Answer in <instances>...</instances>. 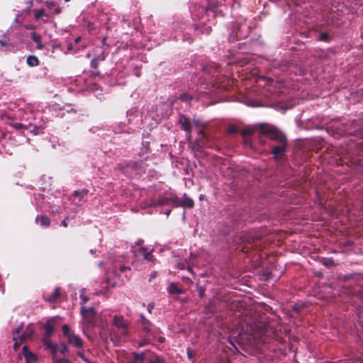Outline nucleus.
I'll return each instance as SVG.
<instances>
[{"instance_id":"nucleus-44","label":"nucleus","mask_w":363,"mask_h":363,"mask_svg":"<svg viewBox=\"0 0 363 363\" xmlns=\"http://www.w3.org/2000/svg\"><path fill=\"white\" fill-rule=\"evenodd\" d=\"M45 5L46 6L50 9H53L54 8L56 7V3L54 2V1H47L45 2Z\"/></svg>"},{"instance_id":"nucleus-12","label":"nucleus","mask_w":363,"mask_h":363,"mask_svg":"<svg viewBox=\"0 0 363 363\" xmlns=\"http://www.w3.org/2000/svg\"><path fill=\"white\" fill-rule=\"evenodd\" d=\"M179 123L181 125V128L188 133H190L191 130V125L189 119L186 117L184 115L180 116Z\"/></svg>"},{"instance_id":"nucleus-4","label":"nucleus","mask_w":363,"mask_h":363,"mask_svg":"<svg viewBox=\"0 0 363 363\" xmlns=\"http://www.w3.org/2000/svg\"><path fill=\"white\" fill-rule=\"evenodd\" d=\"M241 240V252L248 253L251 249H257V242L260 240V237L257 235H245L240 238Z\"/></svg>"},{"instance_id":"nucleus-40","label":"nucleus","mask_w":363,"mask_h":363,"mask_svg":"<svg viewBox=\"0 0 363 363\" xmlns=\"http://www.w3.org/2000/svg\"><path fill=\"white\" fill-rule=\"evenodd\" d=\"M90 66L91 68L96 69L99 66V59L93 58L91 61Z\"/></svg>"},{"instance_id":"nucleus-50","label":"nucleus","mask_w":363,"mask_h":363,"mask_svg":"<svg viewBox=\"0 0 363 363\" xmlns=\"http://www.w3.org/2000/svg\"><path fill=\"white\" fill-rule=\"evenodd\" d=\"M77 355L81 357L84 361L88 362V363H90L89 361L85 357V356L84 355L83 353L79 352H77Z\"/></svg>"},{"instance_id":"nucleus-27","label":"nucleus","mask_w":363,"mask_h":363,"mask_svg":"<svg viewBox=\"0 0 363 363\" xmlns=\"http://www.w3.org/2000/svg\"><path fill=\"white\" fill-rule=\"evenodd\" d=\"M33 13H34L35 20H39L44 16L48 17V15L45 14V10L44 9H41L39 10L35 9V10H33Z\"/></svg>"},{"instance_id":"nucleus-6","label":"nucleus","mask_w":363,"mask_h":363,"mask_svg":"<svg viewBox=\"0 0 363 363\" xmlns=\"http://www.w3.org/2000/svg\"><path fill=\"white\" fill-rule=\"evenodd\" d=\"M288 146V143L271 145V153L273 155L274 159L279 160L282 158L287 150Z\"/></svg>"},{"instance_id":"nucleus-55","label":"nucleus","mask_w":363,"mask_h":363,"mask_svg":"<svg viewBox=\"0 0 363 363\" xmlns=\"http://www.w3.org/2000/svg\"><path fill=\"white\" fill-rule=\"evenodd\" d=\"M82 299L83 301V303H86L89 301V298L86 297V296L82 297Z\"/></svg>"},{"instance_id":"nucleus-9","label":"nucleus","mask_w":363,"mask_h":363,"mask_svg":"<svg viewBox=\"0 0 363 363\" xmlns=\"http://www.w3.org/2000/svg\"><path fill=\"white\" fill-rule=\"evenodd\" d=\"M43 345L47 350H49L51 355L55 356V352H57L58 346L56 343H52L51 340V336H43Z\"/></svg>"},{"instance_id":"nucleus-7","label":"nucleus","mask_w":363,"mask_h":363,"mask_svg":"<svg viewBox=\"0 0 363 363\" xmlns=\"http://www.w3.org/2000/svg\"><path fill=\"white\" fill-rule=\"evenodd\" d=\"M195 125L198 131V140L203 145H208V143L211 141V138L210 136L204 131L206 125H201L199 122L195 121Z\"/></svg>"},{"instance_id":"nucleus-53","label":"nucleus","mask_w":363,"mask_h":363,"mask_svg":"<svg viewBox=\"0 0 363 363\" xmlns=\"http://www.w3.org/2000/svg\"><path fill=\"white\" fill-rule=\"evenodd\" d=\"M81 40H82L81 37H77V38H75L74 44L75 45H77V44H78Z\"/></svg>"},{"instance_id":"nucleus-48","label":"nucleus","mask_w":363,"mask_h":363,"mask_svg":"<svg viewBox=\"0 0 363 363\" xmlns=\"http://www.w3.org/2000/svg\"><path fill=\"white\" fill-rule=\"evenodd\" d=\"M155 304L153 303H149L147 305V311L150 313H152V309L154 308Z\"/></svg>"},{"instance_id":"nucleus-64","label":"nucleus","mask_w":363,"mask_h":363,"mask_svg":"<svg viewBox=\"0 0 363 363\" xmlns=\"http://www.w3.org/2000/svg\"><path fill=\"white\" fill-rule=\"evenodd\" d=\"M361 211L362 212V214H363V206L361 208Z\"/></svg>"},{"instance_id":"nucleus-18","label":"nucleus","mask_w":363,"mask_h":363,"mask_svg":"<svg viewBox=\"0 0 363 363\" xmlns=\"http://www.w3.org/2000/svg\"><path fill=\"white\" fill-rule=\"evenodd\" d=\"M34 329L33 328L28 327L26 330L20 335V339H21V342H25L26 340L30 339L34 335Z\"/></svg>"},{"instance_id":"nucleus-22","label":"nucleus","mask_w":363,"mask_h":363,"mask_svg":"<svg viewBox=\"0 0 363 363\" xmlns=\"http://www.w3.org/2000/svg\"><path fill=\"white\" fill-rule=\"evenodd\" d=\"M167 290L170 294H182L183 293V291L174 282L169 284Z\"/></svg>"},{"instance_id":"nucleus-30","label":"nucleus","mask_w":363,"mask_h":363,"mask_svg":"<svg viewBox=\"0 0 363 363\" xmlns=\"http://www.w3.org/2000/svg\"><path fill=\"white\" fill-rule=\"evenodd\" d=\"M156 203L159 206L170 205V198L162 196L158 199Z\"/></svg>"},{"instance_id":"nucleus-14","label":"nucleus","mask_w":363,"mask_h":363,"mask_svg":"<svg viewBox=\"0 0 363 363\" xmlns=\"http://www.w3.org/2000/svg\"><path fill=\"white\" fill-rule=\"evenodd\" d=\"M50 219L47 216L38 215L35 217V223H40L43 228H48L50 225Z\"/></svg>"},{"instance_id":"nucleus-49","label":"nucleus","mask_w":363,"mask_h":363,"mask_svg":"<svg viewBox=\"0 0 363 363\" xmlns=\"http://www.w3.org/2000/svg\"><path fill=\"white\" fill-rule=\"evenodd\" d=\"M68 219H69V217L67 216L65 219L62 220V222L60 223V225L64 227V228H67L68 226V224L67 223V220H68Z\"/></svg>"},{"instance_id":"nucleus-54","label":"nucleus","mask_w":363,"mask_h":363,"mask_svg":"<svg viewBox=\"0 0 363 363\" xmlns=\"http://www.w3.org/2000/svg\"><path fill=\"white\" fill-rule=\"evenodd\" d=\"M100 75V72H92L91 76L92 77H96L97 76H99Z\"/></svg>"},{"instance_id":"nucleus-35","label":"nucleus","mask_w":363,"mask_h":363,"mask_svg":"<svg viewBox=\"0 0 363 363\" xmlns=\"http://www.w3.org/2000/svg\"><path fill=\"white\" fill-rule=\"evenodd\" d=\"M9 43V39L6 35H3L0 39V45L4 47Z\"/></svg>"},{"instance_id":"nucleus-32","label":"nucleus","mask_w":363,"mask_h":363,"mask_svg":"<svg viewBox=\"0 0 363 363\" xmlns=\"http://www.w3.org/2000/svg\"><path fill=\"white\" fill-rule=\"evenodd\" d=\"M57 352H55V356H52L53 363H70L67 359L58 358L57 356Z\"/></svg>"},{"instance_id":"nucleus-37","label":"nucleus","mask_w":363,"mask_h":363,"mask_svg":"<svg viewBox=\"0 0 363 363\" xmlns=\"http://www.w3.org/2000/svg\"><path fill=\"white\" fill-rule=\"evenodd\" d=\"M69 350L67 346L65 343L61 344L60 347L59 349V352L62 355H66V354H67Z\"/></svg>"},{"instance_id":"nucleus-20","label":"nucleus","mask_w":363,"mask_h":363,"mask_svg":"<svg viewBox=\"0 0 363 363\" xmlns=\"http://www.w3.org/2000/svg\"><path fill=\"white\" fill-rule=\"evenodd\" d=\"M259 123L254 125L252 127L247 126L241 130V134L243 137L250 136L252 135L259 128L257 127Z\"/></svg>"},{"instance_id":"nucleus-11","label":"nucleus","mask_w":363,"mask_h":363,"mask_svg":"<svg viewBox=\"0 0 363 363\" xmlns=\"http://www.w3.org/2000/svg\"><path fill=\"white\" fill-rule=\"evenodd\" d=\"M61 296V289L60 287H56L55 291L51 294H45L44 295V299L46 301L50 303H55Z\"/></svg>"},{"instance_id":"nucleus-61","label":"nucleus","mask_w":363,"mask_h":363,"mask_svg":"<svg viewBox=\"0 0 363 363\" xmlns=\"http://www.w3.org/2000/svg\"><path fill=\"white\" fill-rule=\"evenodd\" d=\"M33 26H26V28H33Z\"/></svg>"},{"instance_id":"nucleus-62","label":"nucleus","mask_w":363,"mask_h":363,"mask_svg":"<svg viewBox=\"0 0 363 363\" xmlns=\"http://www.w3.org/2000/svg\"><path fill=\"white\" fill-rule=\"evenodd\" d=\"M33 26H26V28H33Z\"/></svg>"},{"instance_id":"nucleus-2","label":"nucleus","mask_w":363,"mask_h":363,"mask_svg":"<svg viewBox=\"0 0 363 363\" xmlns=\"http://www.w3.org/2000/svg\"><path fill=\"white\" fill-rule=\"evenodd\" d=\"M115 169L128 177H133L140 174L142 167L138 162L123 160L118 163Z\"/></svg>"},{"instance_id":"nucleus-46","label":"nucleus","mask_w":363,"mask_h":363,"mask_svg":"<svg viewBox=\"0 0 363 363\" xmlns=\"http://www.w3.org/2000/svg\"><path fill=\"white\" fill-rule=\"evenodd\" d=\"M96 59H99V62L104 61L106 59V55L104 52H101L96 57H95Z\"/></svg>"},{"instance_id":"nucleus-1","label":"nucleus","mask_w":363,"mask_h":363,"mask_svg":"<svg viewBox=\"0 0 363 363\" xmlns=\"http://www.w3.org/2000/svg\"><path fill=\"white\" fill-rule=\"evenodd\" d=\"M261 135L267 136L276 144L288 143L286 135L276 126L266 123H259L257 126Z\"/></svg>"},{"instance_id":"nucleus-36","label":"nucleus","mask_w":363,"mask_h":363,"mask_svg":"<svg viewBox=\"0 0 363 363\" xmlns=\"http://www.w3.org/2000/svg\"><path fill=\"white\" fill-rule=\"evenodd\" d=\"M130 270H131V269H130V267H126V266L122 265V266L120 267L119 271L118 272H116V274L117 276H120L121 274L125 273L126 272L130 271Z\"/></svg>"},{"instance_id":"nucleus-42","label":"nucleus","mask_w":363,"mask_h":363,"mask_svg":"<svg viewBox=\"0 0 363 363\" xmlns=\"http://www.w3.org/2000/svg\"><path fill=\"white\" fill-rule=\"evenodd\" d=\"M199 296L201 298H203L205 297V291L206 289L203 286H199Z\"/></svg>"},{"instance_id":"nucleus-56","label":"nucleus","mask_w":363,"mask_h":363,"mask_svg":"<svg viewBox=\"0 0 363 363\" xmlns=\"http://www.w3.org/2000/svg\"><path fill=\"white\" fill-rule=\"evenodd\" d=\"M145 344H146V342H145V341H142V342H140L138 343V345H139L140 347H143V346H145Z\"/></svg>"},{"instance_id":"nucleus-34","label":"nucleus","mask_w":363,"mask_h":363,"mask_svg":"<svg viewBox=\"0 0 363 363\" xmlns=\"http://www.w3.org/2000/svg\"><path fill=\"white\" fill-rule=\"evenodd\" d=\"M179 99L182 101L187 102L192 99V96L187 93H183L179 96Z\"/></svg>"},{"instance_id":"nucleus-38","label":"nucleus","mask_w":363,"mask_h":363,"mask_svg":"<svg viewBox=\"0 0 363 363\" xmlns=\"http://www.w3.org/2000/svg\"><path fill=\"white\" fill-rule=\"evenodd\" d=\"M13 341H14V344H13V349L15 350H17L20 345L23 342H21V339H20V337L17 338V337H13Z\"/></svg>"},{"instance_id":"nucleus-21","label":"nucleus","mask_w":363,"mask_h":363,"mask_svg":"<svg viewBox=\"0 0 363 363\" xmlns=\"http://www.w3.org/2000/svg\"><path fill=\"white\" fill-rule=\"evenodd\" d=\"M182 207L192 208L194 206V200L188 197L186 194L184 195L182 200H181Z\"/></svg>"},{"instance_id":"nucleus-59","label":"nucleus","mask_w":363,"mask_h":363,"mask_svg":"<svg viewBox=\"0 0 363 363\" xmlns=\"http://www.w3.org/2000/svg\"><path fill=\"white\" fill-rule=\"evenodd\" d=\"M294 4L297 5L298 2L297 0H291Z\"/></svg>"},{"instance_id":"nucleus-52","label":"nucleus","mask_w":363,"mask_h":363,"mask_svg":"<svg viewBox=\"0 0 363 363\" xmlns=\"http://www.w3.org/2000/svg\"><path fill=\"white\" fill-rule=\"evenodd\" d=\"M54 9H55V14H59L61 13V8H60L59 6L54 8Z\"/></svg>"},{"instance_id":"nucleus-13","label":"nucleus","mask_w":363,"mask_h":363,"mask_svg":"<svg viewBox=\"0 0 363 363\" xmlns=\"http://www.w3.org/2000/svg\"><path fill=\"white\" fill-rule=\"evenodd\" d=\"M45 336H52L55 330V320L53 319L48 320L44 325Z\"/></svg>"},{"instance_id":"nucleus-39","label":"nucleus","mask_w":363,"mask_h":363,"mask_svg":"<svg viewBox=\"0 0 363 363\" xmlns=\"http://www.w3.org/2000/svg\"><path fill=\"white\" fill-rule=\"evenodd\" d=\"M150 363H164V360L159 356H155L150 360Z\"/></svg>"},{"instance_id":"nucleus-19","label":"nucleus","mask_w":363,"mask_h":363,"mask_svg":"<svg viewBox=\"0 0 363 363\" xmlns=\"http://www.w3.org/2000/svg\"><path fill=\"white\" fill-rule=\"evenodd\" d=\"M138 253L139 255H143L144 259L147 260V261L151 262V261L154 260V257L152 255V252H147L146 248L144 247H140V248L138 249Z\"/></svg>"},{"instance_id":"nucleus-8","label":"nucleus","mask_w":363,"mask_h":363,"mask_svg":"<svg viewBox=\"0 0 363 363\" xmlns=\"http://www.w3.org/2000/svg\"><path fill=\"white\" fill-rule=\"evenodd\" d=\"M80 309L82 315L88 323L94 321L96 313L95 309L93 307L86 308L85 306H82Z\"/></svg>"},{"instance_id":"nucleus-5","label":"nucleus","mask_w":363,"mask_h":363,"mask_svg":"<svg viewBox=\"0 0 363 363\" xmlns=\"http://www.w3.org/2000/svg\"><path fill=\"white\" fill-rule=\"evenodd\" d=\"M112 325L117 328L121 333L124 336H128L129 334V323L124 320L123 317L121 315H115L113 317Z\"/></svg>"},{"instance_id":"nucleus-45","label":"nucleus","mask_w":363,"mask_h":363,"mask_svg":"<svg viewBox=\"0 0 363 363\" xmlns=\"http://www.w3.org/2000/svg\"><path fill=\"white\" fill-rule=\"evenodd\" d=\"M229 132H230V133H233V134H235V133H238V126H236V125H235L230 126V128H229Z\"/></svg>"},{"instance_id":"nucleus-15","label":"nucleus","mask_w":363,"mask_h":363,"mask_svg":"<svg viewBox=\"0 0 363 363\" xmlns=\"http://www.w3.org/2000/svg\"><path fill=\"white\" fill-rule=\"evenodd\" d=\"M140 318L143 326V330L147 333H150L152 326V323L147 320L143 314H140Z\"/></svg>"},{"instance_id":"nucleus-29","label":"nucleus","mask_w":363,"mask_h":363,"mask_svg":"<svg viewBox=\"0 0 363 363\" xmlns=\"http://www.w3.org/2000/svg\"><path fill=\"white\" fill-rule=\"evenodd\" d=\"M170 205L176 208L182 207L181 200L177 196L170 197Z\"/></svg>"},{"instance_id":"nucleus-51","label":"nucleus","mask_w":363,"mask_h":363,"mask_svg":"<svg viewBox=\"0 0 363 363\" xmlns=\"http://www.w3.org/2000/svg\"><path fill=\"white\" fill-rule=\"evenodd\" d=\"M157 276V272H152L150 275V279L149 281H152V279H155Z\"/></svg>"},{"instance_id":"nucleus-63","label":"nucleus","mask_w":363,"mask_h":363,"mask_svg":"<svg viewBox=\"0 0 363 363\" xmlns=\"http://www.w3.org/2000/svg\"><path fill=\"white\" fill-rule=\"evenodd\" d=\"M229 342H230L233 346H234V344L232 342V341H231V340H229Z\"/></svg>"},{"instance_id":"nucleus-23","label":"nucleus","mask_w":363,"mask_h":363,"mask_svg":"<svg viewBox=\"0 0 363 363\" xmlns=\"http://www.w3.org/2000/svg\"><path fill=\"white\" fill-rule=\"evenodd\" d=\"M26 62L30 67H36L39 65L40 61L38 58L35 55H29L26 59Z\"/></svg>"},{"instance_id":"nucleus-58","label":"nucleus","mask_w":363,"mask_h":363,"mask_svg":"<svg viewBox=\"0 0 363 363\" xmlns=\"http://www.w3.org/2000/svg\"><path fill=\"white\" fill-rule=\"evenodd\" d=\"M170 213H171V210H170V209H169V210H167V211L165 212V214H166L167 216H169V215L170 214Z\"/></svg>"},{"instance_id":"nucleus-28","label":"nucleus","mask_w":363,"mask_h":363,"mask_svg":"<svg viewBox=\"0 0 363 363\" xmlns=\"http://www.w3.org/2000/svg\"><path fill=\"white\" fill-rule=\"evenodd\" d=\"M206 71L210 74H213V77H215L214 74L219 72L220 67L216 64H213L212 65V70H211V66L209 65L208 67L206 68Z\"/></svg>"},{"instance_id":"nucleus-31","label":"nucleus","mask_w":363,"mask_h":363,"mask_svg":"<svg viewBox=\"0 0 363 363\" xmlns=\"http://www.w3.org/2000/svg\"><path fill=\"white\" fill-rule=\"evenodd\" d=\"M323 265L326 267H331L335 265V262L333 258H323L321 261Z\"/></svg>"},{"instance_id":"nucleus-3","label":"nucleus","mask_w":363,"mask_h":363,"mask_svg":"<svg viewBox=\"0 0 363 363\" xmlns=\"http://www.w3.org/2000/svg\"><path fill=\"white\" fill-rule=\"evenodd\" d=\"M62 330L64 335L67 338V342L69 345L78 349L83 347V340L79 335H77L73 331L70 330L68 325H63L62 326Z\"/></svg>"},{"instance_id":"nucleus-60","label":"nucleus","mask_w":363,"mask_h":363,"mask_svg":"<svg viewBox=\"0 0 363 363\" xmlns=\"http://www.w3.org/2000/svg\"><path fill=\"white\" fill-rule=\"evenodd\" d=\"M159 340H160V342H163L164 340V337H160Z\"/></svg>"},{"instance_id":"nucleus-10","label":"nucleus","mask_w":363,"mask_h":363,"mask_svg":"<svg viewBox=\"0 0 363 363\" xmlns=\"http://www.w3.org/2000/svg\"><path fill=\"white\" fill-rule=\"evenodd\" d=\"M22 354L27 363H35L38 361V357L33 352L29 351L28 347L27 345H24L22 348Z\"/></svg>"},{"instance_id":"nucleus-33","label":"nucleus","mask_w":363,"mask_h":363,"mask_svg":"<svg viewBox=\"0 0 363 363\" xmlns=\"http://www.w3.org/2000/svg\"><path fill=\"white\" fill-rule=\"evenodd\" d=\"M219 6L218 2L216 1H211L208 4V6L206 8V11H212L214 13L216 12V9Z\"/></svg>"},{"instance_id":"nucleus-47","label":"nucleus","mask_w":363,"mask_h":363,"mask_svg":"<svg viewBox=\"0 0 363 363\" xmlns=\"http://www.w3.org/2000/svg\"><path fill=\"white\" fill-rule=\"evenodd\" d=\"M23 329V323L17 327L13 332V334H20Z\"/></svg>"},{"instance_id":"nucleus-57","label":"nucleus","mask_w":363,"mask_h":363,"mask_svg":"<svg viewBox=\"0 0 363 363\" xmlns=\"http://www.w3.org/2000/svg\"><path fill=\"white\" fill-rule=\"evenodd\" d=\"M144 242V241L143 240H138V242H136V244L138 245H142L143 243Z\"/></svg>"},{"instance_id":"nucleus-26","label":"nucleus","mask_w":363,"mask_h":363,"mask_svg":"<svg viewBox=\"0 0 363 363\" xmlns=\"http://www.w3.org/2000/svg\"><path fill=\"white\" fill-rule=\"evenodd\" d=\"M332 39V36L330 35L328 33H321L319 34L318 37V40L320 41L329 43Z\"/></svg>"},{"instance_id":"nucleus-17","label":"nucleus","mask_w":363,"mask_h":363,"mask_svg":"<svg viewBox=\"0 0 363 363\" xmlns=\"http://www.w3.org/2000/svg\"><path fill=\"white\" fill-rule=\"evenodd\" d=\"M30 38L36 43V48L38 50H43L44 45L41 40V35L36 32H32L30 33Z\"/></svg>"},{"instance_id":"nucleus-24","label":"nucleus","mask_w":363,"mask_h":363,"mask_svg":"<svg viewBox=\"0 0 363 363\" xmlns=\"http://www.w3.org/2000/svg\"><path fill=\"white\" fill-rule=\"evenodd\" d=\"M133 359L130 363H144L145 355L143 352L133 353Z\"/></svg>"},{"instance_id":"nucleus-41","label":"nucleus","mask_w":363,"mask_h":363,"mask_svg":"<svg viewBox=\"0 0 363 363\" xmlns=\"http://www.w3.org/2000/svg\"><path fill=\"white\" fill-rule=\"evenodd\" d=\"M12 126L16 130L26 129V126L20 123H15L12 124Z\"/></svg>"},{"instance_id":"nucleus-16","label":"nucleus","mask_w":363,"mask_h":363,"mask_svg":"<svg viewBox=\"0 0 363 363\" xmlns=\"http://www.w3.org/2000/svg\"><path fill=\"white\" fill-rule=\"evenodd\" d=\"M194 30L199 31L201 34H206L208 35L211 33L212 29L210 26H206V25H200V24H193L192 25Z\"/></svg>"},{"instance_id":"nucleus-25","label":"nucleus","mask_w":363,"mask_h":363,"mask_svg":"<svg viewBox=\"0 0 363 363\" xmlns=\"http://www.w3.org/2000/svg\"><path fill=\"white\" fill-rule=\"evenodd\" d=\"M89 193V190L86 189H83L82 190L74 191L72 196L75 197H78L79 201H82L84 196H86Z\"/></svg>"},{"instance_id":"nucleus-43","label":"nucleus","mask_w":363,"mask_h":363,"mask_svg":"<svg viewBox=\"0 0 363 363\" xmlns=\"http://www.w3.org/2000/svg\"><path fill=\"white\" fill-rule=\"evenodd\" d=\"M78 50H79V48H77L74 43H69L67 45L68 51L74 50V52H76Z\"/></svg>"}]
</instances>
